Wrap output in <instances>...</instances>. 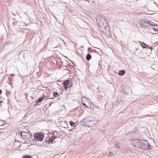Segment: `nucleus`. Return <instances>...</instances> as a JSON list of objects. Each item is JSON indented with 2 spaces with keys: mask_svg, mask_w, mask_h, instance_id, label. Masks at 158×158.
I'll return each mask as SVG.
<instances>
[{
  "mask_svg": "<svg viewBox=\"0 0 158 158\" xmlns=\"http://www.w3.org/2000/svg\"><path fill=\"white\" fill-rule=\"evenodd\" d=\"M133 144L137 148H140L143 150L149 149L151 147L150 145L146 140H135L133 142Z\"/></svg>",
  "mask_w": 158,
  "mask_h": 158,
  "instance_id": "f257e3e1",
  "label": "nucleus"
},
{
  "mask_svg": "<svg viewBox=\"0 0 158 158\" xmlns=\"http://www.w3.org/2000/svg\"><path fill=\"white\" fill-rule=\"evenodd\" d=\"M84 121H85L86 123H91L90 126L95 125L96 124V122L95 123V121L90 116H88L86 117L84 119Z\"/></svg>",
  "mask_w": 158,
  "mask_h": 158,
  "instance_id": "f03ea898",
  "label": "nucleus"
},
{
  "mask_svg": "<svg viewBox=\"0 0 158 158\" xmlns=\"http://www.w3.org/2000/svg\"><path fill=\"white\" fill-rule=\"evenodd\" d=\"M34 138L37 141H41L43 139L44 136V135L40 133H37L34 134Z\"/></svg>",
  "mask_w": 158,
  "mask_h": 158,
  "instance_id": "7ed1b4c3",
  "label": "nucleus"
},
{
  "mask_svg": "<svg viewBox=\"0 0 158 158\" xmlns=\"http://www.w3.org/2000/svg\"><path fill=\"white\" fill-rule=\"evenodd\" d=\"M21 135L22 138L24 139H27L30 136V135L28 132L22 131L21 132Z\"/></svg>",
  "mask_w": 158,
  "mask_h": 158,
  "instance_id": "20e7f679",
  "label": "nucleus"
},
{
  "mask_svg": "<svg viewBox=\"0 0 158 158\" xmlns=\"http://www.w3.org/2000/svg\"><path fill=\"white\" fill-rule=\"evenodd\" d=\"M72 85L71 81L69 80H66L64 81L63 82V85L64 88L66 90L67 88H69L71 86L70 84Z\"/></svg>",
  "mask_w": 158,
  "mask_h": 158,
  "instance_id": "39448f33",
  "label": "nucleus"
},
{
  "mask_svg": "<svg viewBox=\"0 0 158 158\" xmlns=\"http://www.w3.org/2000/svg\"><path fill=\"white\" fill-rule=\"evenodd\" d=\"M150 21L146 20L143 19L140 22V24L143 27H145L147 26H149L148 22H150Z\"/></svg>",
  "mask_w": 158,
  "mask_h": 158,
  "instance_id": "423d86ee",
  "label": "nucleus"
},
{
  "mask_svg": "<svg viewBox=\"0 0 158 158\" xmlns=\"http://www.w3.org/2000/svg\"><path fill=\"white\" fill-rule=\"evenodd\" d=\"M69 123L71 127H75L79 124V122L78 121H76V123H74L72 121H70Z\"/></svg>",
  "mask_w": 158,
  "mask_h": 158,
  "instance_id": "0eeeda50",
  "label": "nucleus"
},
{
  "mask_svg": "<svg viewBox=\"0 0 158 158\" xmlns=\"http://www.w3.org/2000/svg\"><path fill=\"white\" fill-rule=\"evenodd\" d=\"M44 98H42V97H40L39 98V99L36 101L35 103L36 104H38L39 103L41 102L43 100Z\"/></svg>",
  "mask_w": 158,
  "mask_h": 158,
  "instance_id": "6e6552de",
  "label": "nucleus"
},
{
  "mask_svg": "<svg viewBox=\"0 0 158 158\" xmlns=\"http://www.w3.org/2000/svg\"><path fill=\"white\" fill-rule=\"evenodd\" d=\"M125 70H119L118 74L120 75L123 76L125 74Z\"/></svg>",
  "mask_w": 158,
  "mask_h": 158,
  "instance_id": "1a4fd4ad",
  "label": "nucleus"
},
{
  "mask_svg": "<svg viewBox=\"0 0 158 158\" xmlns=\"http://www.w3.org/2000/svg\"><path fill=\"white\" fill-rule=\"evenodd\" d=\"M80 124L82 125H87V123H86L85 121H84V119L80 121Z\"/></svg>",
  "mask_w": 158,
  "mask_h": 158,
  "instance_id": "9d476101",
  "label": "nucleus"
},
{
  "mask_svg": "<svg viewBox=\"0 0 158 158\" xmlns=\"http://www.w3.org/2000/svg\"><path fill=\"white\" fill-rule=\"evenodd\" d=\"M91 58V56L90 54H88L86 57V59L87 60H89Z\"/></svg>",
  "mask_w": 158,
  "mask_h": 158,
  "instance_id": "9b49d317",
  "label": "nucleus"
},
{
  "mask_svg": "<svg viewBox=\"0 0 158 158\" xmlns=\"http://www.w3.org/2000/svg\"><path fill=\"white\" fill-rule=\"evenodd\" d=\"M146 45L147 46H149L145 43H142L141 44V46L143 48H147L146 46H145V45Z\"/></svg>",
  "mask_w": 158,
  "mask_h": 158,
  "instance_id": "f8f14e48",
  "label": "nucleus"
},
{
  "mask_svg": "<svg viewBox=\"0 0 158 158\" xmlns=\"http://www.w3.org/2000/svg\"><path fill=\"white\" fill-rule=\"evenodd\" d=\"M87 101V98L85 97H83L81 98V102H83V101L85 102Z\"/></svg>",
  "mask_w": 158,
  "mask_h": 158,
  "instance_id": "ddd939ff",
  "label": "nucleus"
},
{
  "mask_svg": "<svg viewBox=\"0 0 158 158\" xmlns=\"http://www.w3.org/2000/svg\"><path fill=\"white\" fill-rule=\"evenodd\" d=\"M115 146L117 148H119V143L117 141H116L114 143Z\"/></svg>",
  "mask_w": 158,
  "mask_h": 158,
  "instance_id": "4468645a",
  "label": "nucleus"
},
{
  "mask_svg": "<svg viewBox=\"0 0 158 158\" xmlns=\"http://www.w3.org/2000/svg\"><path fill=\"white\" fill-rule=\"evenodd\" d=\"M53 94L54 96L55 97H58L59 95L56 92H55L53 93Z\"/></svg>",
  "mask_w": 158,
  "mask_h": 158,
  "instance_id": "2eb2a0df",
  "label": "nucleus"
},
{
  "mask_svg": "<svg viewBox=\"0 0 158 158\" xmlns=\"http://www.w3.org/2000/svg\"><path fill=\"white\" fill-rule=\"evenodd\" d=\"M31 157L30 155H25L22 158H31Z\"/></svg>",
  "mask_w": 158,
  "mask_h": 158,
  "instance_id": "dca6fc26",
  "label": "nucleus"
},
{
  "mask_svg": "<svg viewBox=\"0 0 158 158\" xmlns=\"http://www.w3.org/2000/svg\"><path fill=\"white\" fill-rule=\"evenodd\" d=\"M148 23H149V25H154V26H155L156 25V24L151 21H150V22H148Z\"/></svg>",
  "mask_w": 158,
  "mask_h": 158,
  "instance_id": "f3484780",
  "label": "nucleus"
},
{
  "mask_svg": "<svg viewBox=\"0 0 158 158\" xmlns=\"http://www.w3.org/2000/svg\"><path fill=\"white\" fill-rule=\"evenodd\" d=\"M51 138V139L52 140H54L55 138H56V136H52Z\"/></svg>",
  "mask_w": 158,
  "mask_h": 158,
  "instance_id": "a211bd4d",
  "label": "nucleus"
},
{
  "mask_svg": "<svg viewBox=\"0 0 158 158\" xmlns=\"http://www.w3.org/2000/svg\"><path fill=\"white\" fill-rule=\"evenodd\" d=\"M113 155V153L111 152H110L109 153L108 156H111Z\"/></svg>",
  "mask_w": 158,
  "mask_h": 158,
  "instance_id": "6ab92c4d",
  "label": "nucleus"
},
{
  "mask_svg": "<svg viewBox=\"0 0 158 158\" xmlns=\"http://www.w3.org/2000/svg\"><path fill=\"white\" fill-rule=\"evenodd\" d=\"M147 49H150L151 51L152 50V46H149V47H147L146 48Z\"/></svg>",
  "mask_w": 158,
  "mask_h": 158,
  "instance_id": "aec40b11",
  "label": "nucleus"
},
{
  "mask_svg": "<svg viewBox=\"0 0 158 158\" xmlns=\"http://www.w3.org/2000/svg\"><path fill=\"white\" fill-rule=\"evenodd\" d=\"M82 104L85 107H87V106L85 103H83V102H81Z\"/></svg>",
  "mask_w": 158,
  "mask_h": 158,
  "instance_id": "412c9836",
  "label": "nucleus"
},
{
  "mask_svg": "<svg viewBox=\"0 0 158 158\" xmlns=\"http://www.w3.org/2000/svg\"><path fill=\"white\" fill-rule=\"evenodd\" d=\"M49 142H51V143H52L53 142V140H52L51 139V138H49Z\"/></svg>",
  "mask_w": 158,
  "mask_h": 158,
  "instance_id": "4be33fe9",
  "label": "nucleus"
},
{
  "mask_svg": "<svg viewBox=\"0 0 158 158\" xmlns=\"http://www.w3.org/2000/svg\"><path fill=\"white\" fill-rule=\"evenodd\" d=\"M42 98H44L43 100H45L46 99V98L45 97H44V96L43 97H42Z\"/></svg>",
  "mask_w": 158,
  "mask_h": 158,
  "instance_id": "5701e85b",
  "label": "nucleus"
},
{
  "mask_svg": "<svg viewBox=\"0 0 158 158\" xmlns=\"http://www.w3.org/2000/svg\"><path fill=\"white\" fill-rule=\"evenodd\" d=\"M2 93V91L1 89H0V94H1Z\"/></svg>",
  "mask_w": 158,
  "mask_h": 158,
  "instance_id": "b1692460",
  "label": "nucleus"
},
{
  "mask_svg": "<svg viewBox=\"0 0 158 158\" xmlns=\"http://www.w3.org/2000/svg\"><path fill=\"white\" fill-rule=\"evenodd\" d=\"M102 20H103V22L104 21H106V19H102Z\"/></svg>",
  "mask_w": 158,
  "mask_h": 158,
  "instance_id": "393cba45",
  "label": "nucleus"
},
{
  "mask_svg": "<svg viewBox=\"0 0 158 158\" xmlns=\"http://www.w3.org/2000/svg\"><path fill=\"white\" fill-rule=\"evenodd\" d=\"M83 1H88V2H89V1L87 0H82Z\"/></svg>",
  "mask_w": 158,
  "mask_h": 158,
  "instance_id": "a878e982",
  "label": "nucleus"
},
{
  "mask_svg": "<svg viewBox=\"0 0 158 158\" xmlns=\"http://www.w3.org/2000/svg\"><path fill=\"white\" fill-rule=\"evenodd\" d=\"M2 102V101H1L0 102V104H1V103Z\"/></svg>",
  "mask_w": 158,
  "mask_h": 158,
  "instance_id": "bb28decb",
  "label": "nucleus"
},
{
  "mask_svg": "<svg viewBox=\"0 0 158 158\" xmlns=\"http://www.w3.org/2000/svg\"><path fill=\"white\" fill-rule=\"evenodd\" d=\"M54 132H55L56 133H57V132H56V131H55Z\"/></svg>",
  "mask_w": 158,
  "mask_h": 158,
  "instance_id": "cd10ccee",
  "label": "nucleus"
},
{
  "mask_svg": "<svg viewBox=\"0 0 158 158\" xmlns=\"http://www.w3.org/2000/svg\"><path fill=\"white\" fill-rule=\"evenodd\" d=\"M101 24V23H99V24Z\"/></svg>",
  "mask_w": 158,
  "mask_h": 158,
  "instance_id": "c85d7f7f",
  "label": "nucleus"
},
{
  "mask_svg": "<svg viewBox=\"0 0 158 158\" xmlns=\"http://www.w3.org/2000/svg\"><path fill=\"white\" fill-rule=\"evenodd\" d=\"M97 49H98V50H97V51H98V50H99V49H98V48H97Z\"/></svg>",
  "mask_w": 158,
  "mask_h": 158,
  "instance_id": "c756f323",
  "label": "nucleus"
},
{
  "mask_svg": "<svg viewBox=\"0 0 158 158\" xmlns=\"http://www.w3.org/2000/svg\"><path fill=\"white\" fill-rule=\"evenodd\" d=\"M97 49H98V50H97V51H98V50H99V49H98V48H97Z\"/></svg>",
  "mask_w": 158,
  "mask_h": 158,
  "instance_id": "7c9ffc66",
  "label": "nucleus"
},
{
  "mask_svg": "<svg viewBox=\"0 0 158 158\" xmlns=\"http://www.w3.org/2000/svg\"><path fill=\"white\" fill-rule=\"evenodd\" d=\"M85 101H83V103H85Z\"/></svg>",
  "mask_w": 158,
  "mask_h": 158,
  "instance_id": "2f4dec72",
  "label": "nucleus"
},
{
  "mask_svg": "<svg viewBox=\"0 0 158 158\" xmlns=\"http://www.w3.org/2000/svg\"><path fill=\"white\" fill-rule=\"evenodd\" d=\"M146 46L147 47H148V46Z\"/></svg>",
  "mask_w": 158,
  "mask_h": 158,
  "instance_id": "473e14b6",
  "label": "nucleus"
}]
</instances>
